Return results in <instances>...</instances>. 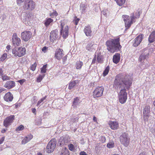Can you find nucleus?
Listing matches in <instances>:
<instances>
[{
	"instance_id": "9b49d317",
	"label": "nucleus",
	"mask_w": 155,
	"mask_h": 155,
	"mask_svg": "<svg viewBox=\"0 0 155 155\" xmlns=\"http://www.w3.org/2000/svg\"><path fill=\"white\" fill-rule=\"evenodd\" d=\"M35 6V3L33 1H27L25 2L23 8L25 10H32L34 9Z\"/></svg>"
},
{
	"instance_id": "774afa93",
	"label": "nucleus",
	"mask_w": 155,
	"mask_h": 155,
	"mask_svg": "<svg viewBox=\"0 0 155 155\" xmlns=\"http://www.w3.org/2000/svg\"><path fill=\"white\" fill-rule=\"evenodd\" d=\"M38 155H43L41 153H38Z\"/></svg>"
},
{
	"instance_id": "a18cd8bd",
	"label": "nucleus",
	"mask_w": 155,
	"mask_h": 155,
	"mask_svg": "<svg viewBox=\"0 0 155 155\" xmlns=\"http://www.w3.org/2000/svg\"><path fill=\"white\" fill-rule=\"evenodd\" d=\"M24 128V126L22 125H21L16 129V130H23Z\"/></svg>"
},
{
	"instance_id": "cd10ccee",
	"label": "nucleus",
	"mask_w": 155,
	"mask_h": 155,
	"mask_svg": "<svg viewBox=\"0 0 155 155\" xmlns=\"http://www.w3.org/2000/svg\"><path fill=\"white\" fill-rule=\"evenodd\" d=\"M94 42L92 41H88L87 45L86 46V49L90 51L93 49V46L94 45Z\"/></svg>"
},
{
	"instance_id": "ea45409f",
	"label": "nucleus",
	"mask_w": 155,
	"mask_h": 155,
	"mask_svg": "<svg viewBox=\"0 0 155 155\" xmlns=\"http://www.w3.org/2000/svg\"><path fill=\"white\" fill-rule=\"evenodd\" d=\"M47 67V64L44 65L43 68L41 69V73H45L46 72V68Z\"/></svg>"
},
{
	"instance_id": "7ed1b4c3",
	"label": "nucleus",
	"mask_w": 155,
	"mask_h": 155,
	"mask_svg": "<svg viewBox=\"0 0 155 155\" xmlns=\"http://www.w3.org/2000/svg\"><path fill=\"white\" fill-rule=\"evenodd\" d=\"M140 11H138L135 13H132L130 14V17L127 15H122V17L124 21L125 26L127 29L128 28L133 22H135L136 19L140 17Z\"/></svg>"
},
{
	"instance_id": "6e6552de",
	"label": "nucleus",
	"mask_w": 155,
	"mask_h": 155,
	"mask_svg": "<svg viewBox=\"0 0 155 155\" xmlns=\"http://www.w3.org/2000/svg\"><path fill=\"white\" fill-rule=\"evenodd\" d=\"M32 14L31 13L27 14L26 13H22L21 15V18L22 21L27 25H29L30 21L31 19Z\"/></svg>"
},
{
	"instance_id": "6e6d98bb",
	"label": "nucleus",
	"mask_w": 155,
	"mask_h": 155,
	"mask_svg": "<svg viewBox=\"0 0 155 155\" xmlns=\"http://www.w3.org/2000/svg\"><path fill=\"white\" fill-rule=\"evenodd\" d=\"M4 140H5V137H3L2 138L1 140H0V144L2 143L4 141Z\"/></svg>"
},
{
	"instance_id": "dca6fc26",
	"label": "nucleus",
	"mask_w": 155,
	"mask_h": 155,
	"mask_svg": "<svg viewBox=\"0 0 155 155\" xmlns=\"http://www.w3.org/2000/svg\"><path fill=\"white\" fill-rule=\"evenodd\" d=\"M14 116L11 115L6 118L4 121V125L7 127L12 122L14 119Z\"/></svg>"
},
{
	"instance_id": "2f4dec72",
	"label": "nucleus",
	"mask_w": 155,
	"mask_h": 155,
	"mask_svg": "<svg viewBox=\"0 0 155 155\" xmlns=\"http://www.w3.org/2000/svg\"><path fill=\"white\" fill-rule=\"evenodd\" d=\"M61 155H69V151L67 148L66 147L63 148L61 152Z\"/></svg>"
},
{
	"instance_id": "603ef678",
	"label": "nucleus",
	"mask_w": 155,
	"mask_h": 155,
	"mask_svg": "<svg viewBox=\"0 0 155 155\" xmlns=\"http://www.w3.org/2000/svg\"><path fill=\"white\" fill-rule=\"evenodd\" d=\"M24 0H17V2L18 4H20L23 2Z\"/></svg>"
},
{
	"instance_id": "864d4df0",
	"label": "nucleus",
	"mask_w": 155,
	"mask_h": 155,
	"mask_svg": "<svg viewBox=\"0 0 155 155\" xmlns=\"http://www.w3.org/2000/svg\"><path fill=\"white\" fill-rule=\"evenodd\" d=\"M106 12L107 11L106 10L103 11L102 12V14L105 16H106L107 15V13Z\"/></svg>"
},
{
	"instance_id": "5fc2aeb1",
	"label": "nucleus",
	"mask_w": 155,
	"mask_h": 155,
	"mask_svg": "<svg viewBox=\"0 0 155 155\" xmlns=\"http://www.w3.org/2000/svg\"><path fill=\"white\" fill-rule=\"evenodd\" d=\"M80 155H87L86 153L84 151H81L80 153Z\"/></svg>"
},
{
	"instance_id": "680f3d73",
	"label": "nucleus",
	"mask_w": 155,
	"mask_h": 155,
	"mask_svg": "<svg viewBox=\"0 0 155 155\" xmlns=\"http://www.w3.org/2000/svg\"><path fill=\"white\" fill-rule=\"evenodd\" d=\"M7 130V128H6L5 129H4L3 130H2V132L3 133H4L5 132V131H6V130Z\"/></svg>"
},
{
	"instance_id": "a211bd4d",
	"label": "nucleus",
	"mask_w": 155,
	"mask_h": 155,
	"mask_svg": "<svg viewBox=\"0 0 155 155\" xmlns=\"http://www.w3.org/2000/svg\"><path fill=\"white\" fill-rule=\"evenodd\" d=\"M68 142V140L66 137H61L58 141V144L60 146H63L64 145H65Z\"/></svg>"
},
{
	"instance_id": "9d476101",
	"label": "nucleus",
	"mask_w": 155,
	"mask_h": 155,
	"mask_svg": "<svg viewBox=\"0 0 155 155\" xmlns=\"http://www.w3.org/2000/svg\"><path fill=\"white\" fill-rule=\"evenodd\" d=\"M104 90L102 86L97 87L93 92V95L94 97H98L101 96Z\"/></svg>"
},
{
	"instance_id": "f3484780",
	"label": "nucleus",
	"mask_w": 155,
	"mask_h": 155,
	"mask_svg": "<svg viewBox=\"0 0 155 155\" xmlns=\"http://www.w3.org/2000/svg\"><path fill=\"white\" fill-rule=\"evenodd\" d=\"M64 56L63 50L61 49L56 50L55 54V57L57 59L60 60Z\"/></svg>"
},
{
	"instance_id": "6ab92c4d",
	"label": "nucleus",
	"mask_w": 155,
	"mask_h": 155,
	"mask_svg": "<svg viewBox=\"0 0 155 155\" xmlns=\"http://www.w3.org/2000/svg\"><path fill=\"white\" fill-rule=\"evenodd\" d=\"M109 125L110 128L113 130L117 129L119 127L118 123L116 121H110Z\"/></svg>"
},
{
	"instance_id": "bf43d9fd",
	"label": "nucleus",
	"mask_w": 155,
	"mask_h": 155,
	"mask_svg": "<svg viewBox=\"0 0 155 155\" xmlns=\"http://www.w3.org/2000/svg\"><path fill=\"white\" fill-rule=\"evenodd\" d=\"M79 20V18L77 19L75 21V24L76 25H77L78 22V21Z\"/></svg>"
},
{
	"instance_id": "72a5a7b5",
	"label": "nucleus",
	"mask_w": 155,
	"mask_h": 155,
	"mask_svg": "<svg viewBox=\"0 0 155 155\" xmlns=\"http://www.w3.org/2000/svg\"><path fill=\"white\" fill-rule=\"evenodd\" d=\"M126 0H115L118 5L122 6L125 3Z\"/></svg>"
},
{
	"instance_id": "8fccbe9b",
	"label": "nucleus",
	"mask_w": 155,
	"mask_h": 155,
	"mask_svg": "<svg viewBox=\"0 0 155 155\" xmlns=\"http://www.w3.org/2000/svg\"><path fill=\"white\" fill-rule=\"evenodd\" d=\"M48 48L46 47V46H45L42 48V50L43 52H45L48 49Z\"/></svg>"
},
{
	"instance_id": "20e7f679",
	"label": "nucleus",
	"mask_w": 155,
	"mask_h": 155,
	"mask_svg": "<svg viewBox=\"0 0 155 155\" xmlns=\"http://www.w3.org/2000/svg\"><path fill=\"white\" fill-rule=\"evenodd\" d=\"M120 140L121 143L125 147H127L129 145L130 137L128 133L124 132L120 135Z\"/></svg>"
},
{
	"instance_id": "58836bf2",
	"label": "nucleus",
	"mask_w": 155,
	"mask_h": 155,
	"mask_svg": "<svg viewBox=\"0 0 155 155\" xmlns=\"http://www.w3.org/2000/svg\"><path fill=\"white\" fill-rule=\"evenodd\" d=\"M97 60L99 63H102L103 61V58L101 55H98L97 57Z\"/></svg>"
},
{
	"instance_id": "c756f323",
	"label": "nucleus",
	"mask_w": 155,
	"mask_h": 155,
	"mask_svg": "<svg viewBox=\"0 0 155 155\" xmlns=\"http://www.w3.org/2000/svg\"><path fill=\"white\" fill-rule=\"evenodd\" d=\"M87 8L86 5L81 3L80 5V11L82 13H84Z\"/></svg>"
},
{
	"instance_id": "4be33fe9",
	"label": "nucleus",
	"mask_w": 155,
	"mask_h": 155,
	"mask_svg": "<svg viewBox=\"0 0 155 155\" xmlns=\"http://www.w3.org/2000/svg\"><path fill=\"white\" fill-rule=\"evenodd\" d=\"M33 135L31 134L26 136L21 141V144H24L29 141L33 138Z\"/></svg>"
},
{
	"instance_id": "39448f33",
	"label": "nucleus",
	"mask_w": 155,
	"mask_h": 155,
	"mask_svg": "<svg viewBox=\"0 0 155 155\" xmlns=\"http://www.w3.org/2000/svg\"><path fill=\"white\" fill-rule=\"evenodd\" d=\"M57 144L56 140L54 138L51 139L48 143L47 146L46 151L48 153L53 152Z\"/></svg>"
},
{
	"instance_id": "e2e57ef3",
	"label": "nucleus",
	"mask_w": 155,
	"mask_h": 155,
	"mask_svg": "<svg viewBox=\"0 0 155 155\" xmlns=\"http://www.w3.org/2000/svg\"><path fill=\"white\" fill-rule=\"evenodd\" d=\"M5 89L3 88H0V94L2 93L3 91L5 90Z\"/></svg>"
},
{
	"instance_id": "4468645a",
	"label": "nucleus",
	"mask_w": 155,
	"mask_h": 155,
	"mask_svg": "<svg viewBox=\"0 0 155 155\" xmlns=\"http://www.w3.org/2000/svg\"><path fill=\"white\" fill-rule=\"evenodd\" d=\"M58 37V32L57 30L55 29L51 31L50 33V40L51 41L53 42L56 40Z\"/></svg>"
},
{
	"instance_id": "a19ab883",
	"label": "nucleus",
	"mask_w": 155,
	"mask_h": 155,
	"mask_svg": "<svg viewBox=\"0 0 155 155\" xmlns=\"http://www.w3.org/2000/svg\"><path fill=\"white\" fill-rule=\"evenodd\" d=\"M45 76V74L42 75H40L37 78V81L39 82L41 81Z\"/></svg>"
},
{
	"instance_id": "bb28decb",
	"label": "nucleus",
	"mask_w": 155,
	"mask_h": 155,
	"mask_svg": "<svg viewBox=\"0 0 155 155\" xmlns=\"http://www.w3.org/2000/svg\"><path fill=\"white\" fill-rule=\"evenodd\" d=\"M81 102V101L78 97L74 98L72 106L74 108L76 107Z\"/></svg>"
},
{
	"instance_id": "052dcab7",
	"label": "nucleus",
	"mask_w": 155,
	"mask_h": 155,
	"mask_svg": "<svg viewBox=\"0 0 155 155\" xmlns=\"http://www.w3.org/2000/svg\"><path fill=\"white\" fill-rule=\"evenodd\" d=\"M10 48L11 46L10 45H8L6 46V48L8 51L10 49Z\"/></svg>"
},
{
	"instance_id": "c03bdc74",
	"label": "nucleus",
	"mask_w": 155,
	"mask_h": 155,
	"mask_svg": "<svg viewBox=\"0 0 155 155\" xmlns=\"http://www.w3.org/2000/svg\"><path fill=\"white\" fill-rule=\"evenodd\" d=\"M69 149L71 151H73L74 149V145L72 144H70L68 145Z\"/></svg>"
},
{
	"instance_id": "4c0bfd02",
	"label": "nucleus",
	"mask_w": 155,
	"mask_h": 155,
	"mask_svg": "<svg viewBox=\"0 0 155 155\" xmlns=\"http://www.w3.org/2000/svg\"><path fill=\"white\" fill-rule=\"evenodd\" d=\"M114 146V143L113 141H110L107 144V147L109 148H112Z\"/></svg>"
},
{
	"instance_id": "aec40b11",
	"label": "nucleus",
	"mask_w": 155,
	"mask_h": 155,
	"mask_svg": "<svg viewBox=\"0 0 155 155\" xmlns=\"http://www.w3.org/2000/svg\"><path fill=\"white\" fill-rule=\"evenodd\" d=\"M4 100L7 102L12 101L13 98V95L10 92H8L4 96Z\"/></svg>"
},
{
	"instance_id": "37998d69",
	"label": "nucleus",
	"mask_w": 155,
	"mask_h": 155,
	"mask_svg": "<svg viewBox=\"0 0 155 155\" xmlns=\"http://www.w3.org/2000/svg\"><path fill=\"white\" fill-rule=\"evenodd\" d=\"M37 64L36 63H35L33 64L31 67V70H32V71H34L35 70V69H36V67Z\"/></svg>"
},
{
	"instance_id": "e433bc0d",
	"label": "nucleus",
	"mask_w": 155,
	"mask_h": 155,
	"mask_svg": "<svg viewBox=\"0 0 155 155\" xmlns=\"http://www.w3.org/2000/svg\"><path fill=\"white\" fill-rule=\"evenodd\" d=\"M7 54L6 53H4L0 58V61H3L7 58Z\"/></svg>"
},
{
	"instance_id": "09e8293b",
	"label": "nucleus",
	"mask_w": 155,
	"mask_h": 155,
	"mask_svg": "<svg viewBox=\"0 0 155 155\" xmlns=\"http://www.w3.org/2000/svg\"><path fill=\"white\" fill-rule=\"evenodd\" d=\"M25 81V79H22L18 81V82L21 84H22Z\"/></svg>"
},
{
	"instance_id": "f8f14e48",
	"label": "nucleus",
	"mask_w": 155,
	"mask_h": 155,
	"mask_svg": "<svg viewBox=\"0 0 155 155\" xmlns=\"http://www.w3.org/2000/svg\"><path fill=\"white\" fill-rule=\"evenodd\" d=\"M21 38L25 41H28L32 36V33L28 31L22 32L21 34Z\"/></svg>"
},
{
	"instance_id": "5701e85b",
	"label": "nucleus",
	"mask_w": 155,
	"mask_h": 155,
	"mask_svg": "<svg viewBox=\"0 0 155 155\" xmlns=\"http://www.w3.org/2000/svg\"><path fill=\"white\" fill-rule=\"evenodd\" d=\"M84 32L87 36H91V28L90 26L88 25L85 27L84 29Z\"/></svg>"
},
{
	"instance_id": "423d86ee",
	"label": "nucleus",
	"mask_w": 155,
	"mask_h": 155,
	"mask_svg": "<svg viewBox=\"0 0 155 155\" xmlns=\"http://www.w3.org/2000/svg\"><path fill=\"white\" fill-rule=\"evenodd\" d=\"M25 52L26 50L24 48H15L12 50V54L15 57H21L25 55Z\"/></svg>"
},
{
	"instance_id": "7c9ffc66",
	"label": "nucleus",
	"mask_w": 155,
	"mask_h": 155,
	"mask_svg": "<svg viewBox=\"0 0 155 155\" xmlns=\"http://www.w3.org/2000/svg\"><path fill=\"white\" fill-rule=\"evenodd\" d=\"M83 64V62L81 61H78L76 62L75 68L77 69L80 70Z\"/></svg>"
},
{
	"instance_id": "de8ad7c7",
	"label": "nucleus",
	"mask_w": 155,
	"mask_h": 155,
	"mask_svg": "<svg viewBox=\"0 0 155 155\" xmlns=\"http://www.w3.org/2000/svg\"><path fill=\"white\" fill-rule=\"evenodd\" d=\"M57 15L58 13L56 11H54L52 13L50 14V16H51L52 15L56 16Z\"/></svg>"
},
{
	"instance_id": "393cba45",
	"label": "nucleus",
	"mask_w": 155,
	"mask_h": 155,
	"mask_svg": "<svg viewBox=\"0 0 155 155\" xmlns=\"http://www.w3.org/2000/svg\"><path fill=\"white\" fill-rule=\"evenodd\" d=\"M149 55V53L148 52H146L145 53H142L140 56L139 58V60L140 61L142 62L143 60L148 58Z\"/></svg>"
},
{
	"instance_id": "f704fd0d",
	"label": "nucleus",
	"mask_w": 155,
	"mask_h": 155,
	"mask_svg": "<svg viewBox=\"0 0 155 155\" xmlns=\"http://www.w3.org/2000/svg\"><path fill=\"white\" fill-rule=\"evenodd\" d=\"M109 70V66H107L103 72V74L104 76H106L108 74Z\"/></svg>"
},
{
	"instance_id": "2eb2a0df",
	"label": "nucleus",
	"mask_w": 155,
	"mask_h": 155,
	"mask_svg": "<svg viewBox=\"0 0 155 155\" xmlns=\"http://www.w3.org/2000/svg\"><path fill=\"white\" fill-rule=\"evenodd\" d=\"M12 43L15 47L19 46L21 43V40L20 38L17 37L16 33L13 34L12 38Z\"/></svg>"
},
{
	"instance_id": "69168bd1",
	"label": "nucleus",
	"mask_w": 155,
	"mask_h": 155,
	"mask_svg": "<svg viewBox=\"0 0 155 155\" xmlns=\"http://www.w3.org/2000/svg\"><path fill=\"white\" fill-rule=\"evenodd\" d=\"M139 155H146V154L144 152L141 153Z\"/></svg>"
},
{
	"instance_id": "0e129e2a",
	"label": "nucleus",
	"mask_w": 155,
	"mask_h": 155,
	"mask_svg": "<svg viewBox=\"0 0 155 155\" xmlns=\"http://www.w3.org/2000/svg\"><path fill=\"white\" fill-rule=\"evenodd\" d=\"M93 120L95 122H97V118H96V117H95L94 116L93 117Z\"/></svg>"
},
{
	"instance_id": "3c124183",
	"label": "nucleus",
	"mask_w": 155,
	"mask_h": 155,
	"mask_svg": "<svg viewBox=\"0 0 155 155\" xmlns=\"http://www.w3.org/2000/svg\"><path fill=\"white\" fill-rule=\"evenodd\" d=\"M63 58V64H64L65 63V62L67 60V56H64V57H62Z\"/></svg>"
},
{
	"instance_id": "f257e3e1",
	"label": "nucleus",
	"mask_w": 155,
	"mask_h": 155,
	"mask_svg": "<svg viewBox=\"0 0 155 155\" xmlns=\"http://www.w3.org/2000/svg\"><path fill=\"white\" fill-rule=\"evenodd\" d=\"M132 83L131 80L127 78L123 79V76L121 74H118L116 77L113 85L115 88L120 90L119 100L122 104L124 103L127 100V93L126 90L130 88Z\"/></svg>"
},
{
	"instance_id": "473e14b6",
	"label": "nucleus",
	"mask_w": 155,
	"mask_h": 155,
	"mask_svg": "<svg viewBox=\"0 0 155 155\" xmlns=\"http://www.w3.org/2000/svg\"><path fill=\"white\" fill-rule=\"evenodd\" d=\"M53 20L51 18H47L45 22V25L46 26L49 25L53 21Z\"/></svg>"
},
{
	"instance_id": "b1692460",
	"label": "nucleus",
	"mask_w": 155,
	"mask_h": 155,
	"mask_svg": "<svg viewBox=\"0 0 155 155\" xmlns=\"http://www.w3.org/2000/svg\"><path fill=\"white\" fill-rule=\"evenodd\" d=\"M148 41L150 43H152L155 41V31H153L150 35Z\"/></svg>"
},
{
	"instance_id": "0eeeda50",
	"label": "nucleus",
	"mask_w": 155,
	"mask_h": 155,
	"mask_svg": "<svg viewBox=\"0 0 155 155\" xmlns=\"http://www.w3.org/2000/svg\"><path fill=\"white\" fill-rule=\"evenodd\" d=\"M61 27L60 34L64 38H66L69 35L68 26L62 22L61 23Z\"/></svg>"
},
{
	"instance_id": "a878e982",
	"label": "nucleus",
	"mask_w": 155,
	"mask_h": 155,
	"mask_svg": "<svg viewBox=\"0 0 155 155\" xmlns=\"http://www.w3.org/2000/svg\"><path fill=\"white\" fill-rule=\"evenodd\" d=\"M120 60V54L119 53L116 54L113 57V60L114 63L117 64L119 62Z\"/></svg>"
},
{
	"instance_id": "c9c22d12",
	"label": "nucleus",
	"mask_w": 155,
	"mask_h": 155,
	"mask_svg": "<svg viewBox=\"0 0 155 155\" xmlns=\"http://www.w3.org/2000/svg\"><path fill=\"white\" fill-rule=\"evenodd\" d=\"M2 79L3 81L9 80L11 78L10 77L7 76L6 74H3V75H2Z\"/></svg>"
},
{
	"instance_id": "c85d7f7f",
	"label": "nucleus",
	"mask_w": 155,
	"mask_h": 155,
	"mask_svg": "<svg viewBox=\"0 0 155 155\" xmlns=\"http://www.w3.org/2000/svg\"><path fill=\"white\" fill-rule=\"evenodd\" d=\"M78 80L73 81L71 82L69 84L68 88L71 90L78 83Z\"/></svg>"
},
{
	"instance_id": "4d7b16f0",
	"label": "nucleus",
	"mask_w": 155,
	"mask_h": 155,
	"mask_svg": "<svg viewBox=\"0 0 155 155\" xmlns=\"http://www.w3.org/2000/svg\"><path fill=\"white\" fill-rule=\"evenodd\" d=\"M32 112L34 113V114H36V109L35 108H33L32 109Z\"/></svg>"
},
{
	"instance_id": "1a4fd4ad",
	"label": "nucleus",
	"mask_w": 155,
	"mask_h": 155,
	"mask_svg": "<svg viewBox=\"0 0 155 155\" xmlns=\"http://www.w3.org/2000/svg\"><path fill=\"white\" fill-rule=\"evenodd\" d=\"M150 111V106L149 105H146L143 110V117L144 120H148Z\"/></svg>"
},
{
	"instance_id": "79ce46f5",
	"label": "nucleus",
	"mask_w": 155,
	"mask_h": 155,
	"mask_svg": "<svg viewBox=\"0 0 155 155\" xmlns=\"http://www.w3.org/2000/svg\"><path fill=\"white\" fill-rule=\"evenodd\" d=\"M47 97V96H46L44 97L41 98L40 100H39L38 102L37 106H38L39 105V104L42 102Z\"/></svg>"
},
{
	"instance_id": "338daca9",
	"label": "nucleus",
	"mask_w": 155,
	"mask_h": 155,
	"mask_svg": "<svg viewBox=\"0 0 155 155\" xmlns=\"http://www.w3.org/2000/svg\"><path fill=\"white\" fill-rule=\"evenodd\" d=\"M96 61V58L94 57L92 60V63H94Z\"/></svg>"
},
{
	"instance_id": "49530a36",
	"label": "nucleus",
	"mask_w": 155,
	"mask_h": 155,
	"mask_svg": "<svg viewBox=\"0 0 155 155\" xmlns=\"http://www.w3.org/2000/svg\"><path fill=\"white\" fill-rule=\"evenodd\" d=\"M100 141L102 143H104L106 140L105 138L104 137H101L100 138Z\"/></svg>"
},
{
	"instance_id": "13d9d810",
	"label": "nucleus",
	"mask_w": 155,
	"mask_h": 155,
	"mask_svg": "<svg viewBox=\"0 0 155 155\" xmlns=\"http://www.w3.org/2000/svg\"><path fill=\"white\" fill-rule=\"evenodd\" d=\"M3 71L2 69H0V78L3 75L2 74Z\"/></svg>"
},
{
	"instance_id": "f03ea898",
	"label": "nucleus",
	"mask_w": 155,
	"mask_h": 155,
	"mask_svg": "<svg viewBox=\"0 0 155 155\" xmlns=\"http://www.w3.org/2000/svg\"><path fill=\"white\" fill-rule=\"evenodd\" d=\"M120 38L111 39L106 42L107 49L111 53H114L120 50L121 48L120 43Z\"/></svg>"
},
{
	"instance_id": "ddd939ff",
	"label": "nucleus",
	"mask_w": 155,
	"mask_h": 155,
	"mask_svg": "<svg viewBox=\"0 0 155 155\" xmlns=\"http://www.w3.org/2000/svg\"><path fill=\"white\" fill-rule=\"evenodd\" d=\"M143 35L141 34L138 36L133 41V45L134 47H137L140 44L143 38Z\"/></svg>"
},
{
	"instance_id": "412c9836",
	"label": "nucleus",
	"mask_w": 155,
	"mask_h": 155,
	"mask_svg": "<svg viewBox=\"0 0 155 155\" xmlns=\"http://www.w3.org/2000/svg\"><path fill=\"white\" fill-rule=\"evenodd\" d=\"M15 86V82L13 81H7L5 83L4 87L8 89H10L14 87Z\"/></svg>"
}]
</instances>
